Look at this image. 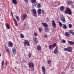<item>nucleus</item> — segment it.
Wrapping results in <instances>:
<instances>
[{"instance_id":"obj_21","label":"nucleus","mask_w":74,"mask_h":74,"mask_svg":"<svg viewBox=\"0 0 74 74\" xmlns=\"http://www.w3.org/2000/svg\"><path fill=\"white\" fill-rule=\"evenodd\" d=\"M41 49V47L40 46H38L37 47V49L38 51H40Z\"/></svg>"},{"instance_id":"obj_45","label":"nucleus","mask_w":74,"mask_h":74,"mask_svg":"<svg viewBox=\"0 0 74 74\" xmlns=\"http://www.w3.org/2000/svg\"><path fill=\"white\" fill-rule=\"evenodd\" d=\"M7 64H8V63L7 62V61H6V63H5V65H7Z\"/></svg>"},{"instance_id":"obj_6","label":"nucleus","mask_w":74,"mask_h":74,"mask_svg":"<svg viewBox=\"0 0 74 74\" xmlns=\"http://www.w3.org/2000/svg\"><path fill=\"white\" fill-rule=\"evenodd\" d=\"M32 12L34 14V16L36 17L37 16V11L35 9H33L32 10Z\"/></svg>"},{"instance_id":"obj_25","label":"nucleus","mask_w":74,"mask_h":74,"mask_svg":"<svg viewBox=\"0 0 74 74\" xmlns=\"http://www.w3.org/2000/svg\"><path fill=\"white\" fill-rule=\"evenodd\" d=\"M52 45V48H54V47H55L56 46V44L55 43H54Z\"/></svg>"},{"instance_id":"obj_36","label":"nucleus","mask_w":74,"mask_h":74,"mask_svg":"<svg viewBox=\"0 0 74 74\" xmlns=\"http://www.w3.org/2000/svg\"><path fill=\"white\" fill-rule=\"evenodd\" d=\"M16 18L17 20V21H19V17H18V16H16Z\"/></svg>"},{"instance_id":"obj_43","label":"nucleus","mask_w":74,"mask_h":74,"mask_svg":"<svg viewBox=\"0 0 74 74\" xmlns=\"http://www.w3.org/2000/svg\"><path fill=\"white\" fill-rule=\"evenodd\" d=\"M24 1H25L27 3H28V0H24Z\"/></svg>"},{"instance_id":"obj_22","label":"nucleus","mask_w":74,"mask_h":74,"mask_svg":"<svg viewBox=\"0 0 74 74\" xmlns=\"http://www.w3.org/2000/svg\"><path fill=\"white\" fill-rule=\"evenodd\" d=\"M62 26L63 29H67V26L66 25V24L63 25Z\"/></svg>"},{"instance_id":"obj_28","label":"nucleus","mask_w":74,"mask_h":74,"mask_svg":"<svg viewBox=\"0 0 74 74\" xmlns=\"http://www.w3.org/2000/svg\"><path fill=\"white\" fill-rule=\"evenodd\" d=\"M20 36H21V38H24V36L22 34H20Z\"/></svg>"},{"instance_id":"obj_15","label":"nucleus","mask_w":74,"mask_h":74,"mask_svg":"<svg viewBox=\"0 0 74 74\" xmlns=\"http://www.w3.org/2000/svg\"><path fill=\"white\" fill-rule=\"evenodd\" d=\"M67 3L69 5H71L73 3V2L70 1H68L67 2Z\"/></svg>"},{"instance_id":"obj_44","label":"nucleus","mask_w":74,"mask_h":74,"mask_svg":"<svg viewBox=\"0 0 74 74\" xmlns=\"http://www.w3.org/2000/svg\"><path fill=\"white\" fill-rule=\"evenodd\" d=\"M42 13L44 14V10H42Z\"/></svg>"},{"instance_id":"obj_40","label":"nucleus","mask_w":74,"mask_h":74,"mask_svg":"<svg viewBox=\"0 0 74 74\" xmlns=\"http://www.w3.org/2000/svg\"><path fill=\"white\" fill-rule=\"evenodd\" d=\"M50 62H51V61L50 60H48L47 61V62L48 64H50Z\"/></svg>"},{"instance_id":"obj_51","label":"nucleus","mask_w":74,"mask_h":74,"mask_svg":"<svg viewBox=\"0 0 74 74\" xmlns=\"http://www.w3.org/2000/svg\"><path fill=\"white\" fill-rule=\"evenodd\" d=\"M63 25H64V24H63Z\"/></svg>"},{"instance_id":"obj_37","label":"nucleus","mask_w":74,"mask_h":74,"mask_svg":"<svg viewBox=\"0 0 74 74\" xmlns=\"http://www.w3.org/2000/svg\"><path fill=\"white\" fill-rule=\"evenodd\" d=\"M29 58H30L31 57V54L30 53H29L28 55Z\"/></svg>"},{"instance_id":"obj_23","label":"nucleus","mask_w":74,"mask_h":74,"mask_svg":"<svg viewBox=\"0 0 74 74\" xmlns=\"http://www.w3.org/2000/svg\"><path fill=\"white\" fill-rule=\"evenodd\" d=\"M69 33H71V34H72L73 35L74 34V32L71 31V30H69Z\"/></svg>"},{"instance_id":"obj_42","label":"nucleus","mask_w":74,"mask_h":74,"mask_svg":"<svg viewBox=\"0 0 74 74\" xmlns=\"http://www.w3.org/2000/svg\"><path fill=\"white\" fill-rule=\"evenodd\" d=\"M34 34L35 36H37V34L36 32H34Z\"/></svg>"},{"instance_id":"obj_7","label":"nucleus","mask_w":74,"mask_h":74,"mask_svg":"<svg viewBox=\"0 0 74 74\" xmlns=\"http://www.w3.org/2000/svg\"><path fill=\"white\" fill-rule=\"evenodd\" d=\"M58 48L56 47L54 50V53L55 54H57L58 53Z\"/></svg>"},{"instance_id":"obj_26","label":"nucleus","mask_w":74,"mask_h":74,"mask_svg":"<svg viewBox=\"0 0 74 74\" xmlns=\"http://www.w3.org/2000/svg\"><path fill=\"white\" fill-rule=\"evenodd\" d=\"M41 4L40 3H38L37 5V8H41Z\"/></svg>"},{"instance_id":"obj_16","label":"nucleus","mask_w":74,"mask_h":74,"mask_svg":"<svg viewBox=\"0 0 74 74\" xmlns=\"http://www.w3.org/2000/svg\"><path fill=\"white\" fill-rule=\"evenodd\" d=\"M68 42L69 44L70 45H74V42H72V41H69V40L68 41Z\"/></svg>"},{"instance_id":"obj_11","label":"nucleus","mask_w":74,"mask_h":74,"mask_svg":"<svg viewBox=\"0 0 74 74\" xmlns=\"http://www.w3.org/2000/svg\"><path fill=\"white\" fill-rule=\"evenodd\" d=\"M12 2L13 4L15 5H16V4H18V3H17V1H16V0H12Z\"/></svg>"},{"instance_id":"obj_17","label":"nucleus","mask_w":74,"mask_h":74,"mask_svg":"<svg viewBox=\"0 0 74 74\" xmlns=\"http://www.w3.org/2000/svg\"><path fill=\"white\" fill-rule=\"evenodd\" d=\"M8 45L10 47H13V43L11 42H9L8 43Z\"/></svg>"},{"instance_id":"obj_31","label":"nucleus","mask_w":74,"mask_h":74,"mask_svg":"<svg viewBox=\"0 0 74 74\" xmlns=\"http://www.w3.org/2000/svg\"><path fill=\"white\" fill-rule=\"evenodd\" d=\"M49 48L50 49H52V45H49Z\"/></svg>"},{"instance_id":"obj_1","label":"nucleus","mask_w":74,"mask_h":74,"mask_svg":"<svg viewBox=\"0 0 74 74\" xmlns=\"http://www.w3.org/2000/svg\"><path fill=\"white\" fill-rule=\"evenodd\" d=\"M73 47H69L67 48H64V51H68L69 52H72V49Z\"/></svg>"},{"instance_id":"obj_19","label":"nucleus","mask_w":74,"mask_h":74,"mask_svg":"<svg viewBox=\"0 0 74 74\" xmlns=\"http://www.w3.org/2000/svg\"><path fill=\"white\" fill-rule=\"evenodd\" d=\"M42 24L43 25L44 27H47V26H48V25L45 23H42Z\"/></svg>"},{"instance_id":"obj_13","label":"nucleus","mask_w":74,"mask_h":74,"mask_svg":"<svg viewBox=\"0 0 74 74\" xmlns=\"http://www.w3.org/2000/svg\"><path fill=\"white\" fill-rule=\"evenodd\" d=\"M60 10L62 11H63L64 10V6H61L60 8Z\"/></svg>"},{"instance_id":"obj_14","label":"nucleus","mask_w":74,"mask_h":74,"mask_svg":"<svg viewBox=\"0 0 74 74\" xmlns=\"http://www.w3.org/2000/svg\"><path fill=\"white\" fill-rule=\"evenodd\" d=\"M27 17V15L26 14H24L23 15V20L24 21V19H26V18Z\"/></svg>"},{"instance_id":"obj_8","label":"nucleus","mask_w":74,"mask_h":74,"mask_svg":"<svg viewBox=\"0 0 74 74\" xmlns=\"http://www.w3.org/2000/svg\"><path fill=\"white\" fill-rule=\"evenodd\" d=\"M52 25L53 27L54 28H55L56 27V23H55V22L54 20H53L52 21Z\"/></svg>"},{"instance_id":"obj_9","label":"nucleus","mask_w":74,"mask_h":74,"mask_svg":"<svg viewBox=\"0 0 74 74\" xmlns=\"http://www.w3.org/2000/svg\"><path fill=\"white\" fill-rule=\"evenodd\" d=\"M41 9L40 8L38 9V13L39 15L41 14Z\"/></svg>"},{"instance_id":"obj_3","label":"nucleus","mask_w":74,"mask_h":74,"mask_svg":"<svg viewBox=\"0 0 74 74\" xmlns=\"http://www.w3.org/2000/svg\"><path fill=\"white\" fill-rule=\"evenodd\" d=\"M24 45L25 47L27 45V46H30V43L28 40H25L23 41Z\"/></svg>"},{"instance_id":"obj_2","label":"nucleus","mask_w":74,"mask_h":74,"mask_svg":"<svg viewBox=\"0 0 74 74\" xmlns=\"http://www.w3.org/2000/svg\"><path fill=\"white\" fill-rule=\"evenodd\" d=\"M64 12L66 14H69V15H71L72 14L71 11L69 8H66V11Z\"/></svg>"},{"instance_id":"obj_41","label":"nucleus","mask_w":74,"mask_h":74,"mask_svg":"<svg viewBox=\"0 0 74 74\" xmlns=\"http://www.w3.org/2000/svg\"><path fill=\"white\" fill-rule=\"evenodd\" d=\"M44 37L45 38H47V34H45L44 35Z\"/></svg>"},{"instance_id":"obj_12","label":"nucleus","mask_w":74,"mask_h":74,"mask_svg":"<svg viewBox=\"0 0 74 74\" xmlns=\"http://www.w3.org/2000/svg\"><path fill=\"white\" fill-rule=\"evenodd\" d=\"M12 51L14 54L15 55L16 53V49L14 48H13L12 49Z\"/></svg>"},{"instance_id":"obj_39","label":"nucleus","mask_w":74,"mask_h":74,"mask_svg":"<svg viewBox=\"0 0 74 74\" xmlns=\"http://www.w3.org/2000/svg\"><path fill=\"white\" fill-rule=\"evenodd\" d=\"M62 41L63 43H66V41L64 39L62 40Z\"/></svg>"},{"instance_id":"obj_34","label":"nucleus","mask_w":74,"mask_h":74,"mask_svg":"<svg viewBox=\"0 0 74 74\" xmlns=\"http://www.w3.org/2000/svg\"><path fill=\"white\" fill-rule=\"evenodd\" d=\"M28 65L29 68H31V63L30 62L29 63Z\"/></svg>"},{"instance_id":"obj_32","label":"nucleus","mask_w":74,"mask_h":74,"mask_svg":"<svg viewBox=\"0 0 74 74\" xmlns=\"http://www.w3.org/2000/svg\"><path fill=\"white\" fill-rule=\"evenodd\" d=\"M31 64L32 65V68H34V64H33V63L31 62Z\"/></svg>"},{"instance_id":"obj_49","label":"nucleus","mask_w":74,"mask_h":74,"mask_svg":"<svg viewBox=\"0 0 74 74\" xmlns=\"http://www.w3.org/2000/svg\"><path fill=\"white\" fill-rule=\"evenodd\" d=\"M59 4L60 5V2H59Z\"/></svg>"},{"instance_id":"obj_33","label":"nucleus","mask_w":74,"mask_h":74,"mask_svg":"<svg viewBox=\"0 0 74 74\" xmlns=\"http://www.w3.org/2000/svg\"><path fill=\"white\" fill-rule=\"evenodd\" d=\"M59 23L60 27H62V23L61 22H59Z\"/></svg>"},{"instance_id":"obj_47","label":"nucleus","mask_w":74,"mask_h":74,"mask_svg":"<svg viewBox=\"0 0 74 74\" xmlns=\"http://www.w3.org/2000/svg\"><path fill=\"white\" fill-rule=\"evenodd\" d=\"M1 53L0 52V57H1Z\"/></svg>"},{"instance_id":"obj_18","label":"nucleus","mask_w":74,"mask_h":74,"mask_svg":"<svg viewBox=\"0 0 74 74\" xmlns=\"http://www.w3.org/2000/svg\"><path fill=\"white\" fill-rule=\"evenodd\" d=\"M65 34L67 37H69V36H70V34H69L68 32H66L65 33Z\"/></svg>"},{"instance_id":"obj_48","label":"nucleus","mask_w":74,"mask_h":74,"mask_svg":"<svg viewBox=\"0 0 74 74\" xmlns=\"http://www.w3.org/2000/svg\"><path fill=\"white\" fill-rule=\"evenodd\" d=\"M74 69V68H73V67H72V68H71V69Z\"/></svg>"},{"instance_id":"obj_24","label":"nucleus","mask_w":74,"mask_h":74,"mask_svg":"<svg viewBox=\"0 0 74 74\" xmlns=\"http://www.w3.org/2000/svg\"><path fill=\"white\" fill-rule=\"evenodd\" d=\"M6 27L7 28V29H10V25H9V24H8V23H7Z\"/></svg>"},{"instance_id":"obj_35","label":"nucleus","mask_w":74,"mask_h":74,"mask_svg":"<svg viewBox=\"0 0 74 74\" xmlns=\"http://www.w3.org/2000/svg\"><path fill=\"white\" fill-rule=\"evenodd\" d=\"M8 53H10V51H9V50L7 49L5 50Z\"/></svg>"},{"instance_id":"obj_20","label":"nucleus","mask_w":74,"mask_h":74,"mask_svg":"<svg viewBox=\"0 0 74 74\" xmlns=\"http://www.w3.org/2000/svg\"><path fill=\"white\" fill-rule=\"evenodd\" d=\"M45 32H48L49 31V30L48 28L46 27L45 28Z\"/></svg>"},{"instance_id":"obj_50","label":"nucleus","mask_w":74,"mask_h":74,"mask_svg":"<svg viewBox=\"0 0 74 74\" xmlns=\"http://www.w3.org/2000/svg\"><path fill=\"white\" fill-rule=\"evenodd\" d=\"M5 47H7V46H5Z\"/></svg>"},{"instance_id":"obj_10","label":"nucleus","mask_w":74,"mask_h":74,"mask_svg":"<svg viewBox=\"0 0 74 74\" xmlns=\"http://www.w3.org/2000/svg\"><path fill=\"white\" fill-rule=\"evenodd\" d=\"M33 40L34 41L36 44H37V43H38V41L37 40V39L36 38H34Z\"/></svg>"},{"instance_id":"obj_30","label":"nucleus","mask_w":74,"mask_h":74,"mask_svg":"<svg viewBox=\"0 0 74 74\" xmlns=\"http://www.w3.org/2000/svg\"><path fill=\"white\" fill-rule=\"evenodd\" d=\"M69 27L70 28H71L72 27V25L71 24H69Z\"/></svg>"},{"instance_id":"obj_27","label":"nucleus","mask_w":74,"mask_h":74,"mask_svg":"<svg viewBox=\"0 0 74 74\" xmlns=\"http://www.w3.org/2000/svg\"><path fill=\"white\" fill-rule=\"evenodd\" d=\"M14 20L15 21L14 23H15L16 26H17L18 25V23H17V22H16V20L15 19H14Z\"/></svg>"},{"instance_id":"obj_46","label":"nucleus","mask_w":74,"mask_h":74,"mask_svg":"<svg viewBox=\"0 0 74 74\" xmlns=\"http://www.w3.org/2000/svg\"><path fill=\"white\" fill-rule=\"evenodd\" d=\"M24 26H26V24H24L23 25Z\"/></svg>"},{"instance_id":"obj_4","label":"nucleus","mask_w":74,"mask_h":74,"mask_svg":"<svg viewBox=\"0 0 74 74\" xmlns=\"http://www.w3.org/2000/svg\"><path fill=\"white\" fill-rule=\"evenodd\" d=\"M60 18L61 21L63 23H65V22H66V19H65V18L63 15H60Z\"/></svg>"},{"instance_id":"obj_38","label":"nucleus","mask_w":74,"mask_h":74,"mask_svg":"<svg viewBox=\"0 0 74 74\" xmlns=\"http://www.w3.org/2000/svg\"><path fill=\"white\" fill-rule=\"evenodd\" d=\"M4 60H3L2 62V66H3V65H4Z\"/></svg>"},{"instance_id":"obj_29","label":"nucleus","mask_w":74,"mask_h":74,"mask_svg":"<svg viewBox=\"0 0 74 74\" xmlns=\"http://www.w3.org/2000/svg\"><path fill=\"white\" fill-rule=\"evenodd\" d=\"M39 30L40 32H41L42 31V28H41V27H40Z\"/></svg>"},{"instance_id":"obj_5","label":"nucleus","mask_w":74,"mask_h":74,"mask_svg":"<svg viewBox=\"0 0 74 74\" xmlns=\"http://www.w3.org/2000/svg\"><path fill=\"white\" fill-rule=\"evenodd\" d=\"M36 1V0H32L31 1V2L33 4L32 5H34V6H35V7L36 6V5L37 3Z\"/></svg>"}]
</instances>
